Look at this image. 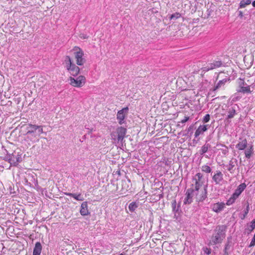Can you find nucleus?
Masks as SVG:
<instances>
[{
  "label": "nucleus",
  "mask_w": 255,
  "mask_h": 255,
  "mask_svg": "<svg viewBox=\"0 0 255 255\" xmlns=\"http://www.w3.org/2000/svg\"><path fill=\"white\" fill-rule=\"evenodd\" d=\"M66 67L71 75L76 77L80 72V68L75 64L73 63L69 56H67L65 60Z\"/></svg>",
  "instance_id": "nucleus-3"
},
{
  "label": "nucleus",
  "mask_w": 255,
  "mask_h": 255,
  "mask_svg": "<svg viewBox=\"0 0 255 255\" xmlns=\"http://www.w3.org/2000/svg\"><path fill=\"white\" fill-rule=\"evenodd\" d=\"M120 255H125L124 254L122 253V254H120Z\"/></svg>",
  "instance_id": "nucleus-46"
},
{
  "label": "nucleus",
  "mask_w": 255,
  "mask_h": 255,
  "mask_svg": "<svg viewBox=\"0 0 255 255\" xmlns=\"http://www.w3.org/2000/svg\"><path fill=\"white\" fill-rule=\"evenodd\" d=\"M42 251V245L39 242L36 243L33 249V255H40Z\"/></svg>",
  "instance_id": "nucleus-12"
},
{
  "label": "nucleus",
  "mask_w": 255,
  "mask_h": 255,
  "mask_svg": "<svg viewBox=\"0 0 255 255\" xmlns=\"http://www.w3.org/2000/svg\"><path fill=\"white\" fill-rule=\"evenodd\" d=\"M126 184V181H123V182H122V186H124V184ZM123 188V189H124V187H123V188Z\"/></svg>",
  "instance_id": "nucleus-41"
},
{
  "label": "nucleus",
  "mask_w": 255,
  "mask_h": 255,
  "mask_svg": "<svg viewBox=\"0 0 255 255\" xmlns=\"http://www.w3.org/2000/svg\"><path fill=\"white\" fill-rule=\"evenodd\" d=\"M213 63H214V65L216 66V68L220 67L222 64L221 61H216Z\"/></svg>",
  "instance_id": "nucleus-35"
},
{
  "label": "nucleus",
  "mask_w": 255,
  "mask_h": 255,
  "mask_svg": "<svg viewBox=\"0 0 255 255\" xmlns=\"http://www.w3.org/2000/svg\"><path fill=\"white\" fill-rule=\"evenodd\" d=\"M80 37L83 39H86L88 38V36L86 35H84V34L80 35Z\"/></svg>",
  "instance_id": "nucleus-39"
},
{
  "label": "nucleus",
  "mask_w": 255,
  "mask_h": 255,
  "mask_svg": "<svg viewBox=\"0 0 255 255\" xmlns=\"http://www.w3.org/2000/svg\"><path fill=\"white\" fill-rule=\"evenodd\" d=\"M255 245V240H252L250 245H249V247H253Z\"/></svg>",
  "instance_id": "nucleus-38"
},
{
  "label": "nucleus",
  "mask_w": 255,
  "mask_h": 255,
  "mask_svg": "<svg viewBox=\"0 0 255 255\" xmlns=\"http://www.w3.org/2000/svg\"><path fill=\"white\" fill-rule=\"evenodd\" d=\"M189 120V117H185L184 119L181 121L182 123H184L186 122H187Z\"/></svg>",
  "instance_id": "nucleus-37"
},
{
  "label": "nucleus",
  "mask_w": 255,
  "mask_h": 255,
  "mask_svg": "<svg viewBox=\"0 0 255 255\" xmlns=\"http://www.w3.org/2000/svg\"><path fill=\"white\" fill-rule=\"evenodd\" d=\"M210 119V116L209 114H207L205 115V116L204 117L203 120V122L204 123H207L209 121Z\"/></svg>",
  "instance_id": "nucleus-32"
},
{
  "label": "nucleus",
  "mask_w": 255,
  "mask_h": 255,
  "mask_svg": "<svg viewBox=\"0 0 255 255\" xmlns=\"http://www.w3.org/2000/svg\"><path fill=\"white\" fill-rule=\"evenodd\" d=\"M203 176L202 175L198 173L196 174L193 180L195 181L194 186H196V184H199V186H203V181H202Z\"/></svg>",
  "instance_id": "nucleus-11"
},
{
  "label": "nucleus",
  "mask_w": 255,
  "mask_h": 255,
  "mask_svg": "<svg viewBox=\"0 0 255 255\" xmlns=\"http://www.w3.org/2000/svg\"><path fill=\"white\" fill-rule=\"evenodd\" d=\"M225 227L218 226L215 230V239H221L225 237Z\"/></svg>",
  "instance_id": "nucleus-7"
},
{
  "label": "nucleus",
  "mask_w": 255,
  "mask_h": 255,
  "mask_svg": "<svg viewBox=\"0 0 255 255\" xmlns=\"http://www.w3.org/2000/svg\"><path fill=\"white\" fill-rule=\"evenodd\" d=\"M224 204L222 203H217L213 206V210L216 212H219L224 208Z\"/></svg>",
  "instance_id": "nucleus-15"
},
{
  "label": "nucleus",
  "mask_w": 255,
  "mask_h": 255,
  "mask_svg": "<svg viewBox=\"0 0 255 255\" xmlns=\"http://www.w3.org/2000/svg\"><path fill=\"white\" fill-rule=\"evenodd\" d=\"M249 206L248 205L247 207V209L245 212V215L244 216H245L246 215H247L248 213V212H249Z\"/></svg>",
  "instance_id": "nucleus-40"
},
{
  "label": "nucleus",
  "mask_w": 255,
  "mask_h": 255,
  "mask_svg": "<svg viewBox=\"0 0 255 255\" xmlns=\"http://www.w3.org/2000/svg\"><path fill=\"white\" fill-rule=\"evenodd\" d=\"M207 125L200 126L195 132V137H197L200 134L207 130Z\"/></svg>",
  "instance_id": "nucleus-14"
},
{
  "label": "nucleus",
  "mask_w": 255,
  "mask_h": 255,
  "mask_svg": "<svg viewBox=\"0 0 255 255\" xmlns=\"http://www.w3.org/2000/svg\"><path fill=\"white\" fill-rule=\"evenodd\" d=\"M181 17V14L179 12H175L169 16V19L170 20H175Z\"/></svg>",
  "instance_id": "nucleus-19"
},
{
  "label": "nucleus",
  "mask_w": 255,
  "mask_h": 255,
  "mask_svg": "<svg viewBox=\"0 0 255 255\" xmlns=\"http://www.w3.org/2000/svg\"><path fill=\"white\" fill-rule=\"evenodd\" d=\"M251 230H253L255 228V219L253 220L250 225Z\"/></svg>",
  "instance_id": "nucleus-34"
},
{
  "label": "nucleus",
  "mask_w": 255,
  "mask_h": 255,
  "mask_svg": "<svg viewBox=\"0 0 255 255\" xmlns=\"http://www.w3.org/2000/svg\"><path fill=\"white\" fill-rule=\"evenodd\" d=\"M223 179V174L220 171H217L213 177V180L217 184H219Z\"/></svg>",
  "instance_id": "nucleus-13"
},
{
  "label": "nucleus",
  "mask_w": 255,
  "mask_h": 255,
  "mask_svg": "<svg viewBox=\"0 0 255 255\" xmlns=\"http://www.w3.org/2000/svg\"><path fill=\"white\" fill-rule=\"evenodd\" d=\"M215 68H216V67L214 65V63H212L210 64L207 67H204V71H208L210 70H212Z\"/></svg>",
  "instance_id": "nucleus-24"
},
{
  "label": "nucleus",
  "mask_w": 255,
  "mask_h": 255,
  "mask_svg": "<svg viewBox=\"0 0 255 255\" xmlns=\"http://www.w3.org/2000/svg\"><path fill=\"white\" fill-rule=\"evenodd\" d=\"M208 144H205L204 145H203L202 147V148H201V154H203L205 153H206L207 151H208Z\"/></svg>",
  "instance_id": "nucleus-27"
},
{
  "label": "nucleus",
  "mask_w": 255,
  "mask_h": 255,
  "mask_svg": "<svg viewBox=\"0 0 255 255\" xmlns=\"http://www.w3.org/2000/svg\"><path fill=\"white\" fill-rule=\"evenodd\" d=\"M26 138L32 143L38 140V137L43 133V129L40 126L29 124L27 127Z\"/></svg>",
  "instance_id": "nucleus-1"
},
{
  "label": "nucleus",
  "mask_w": 255,
  "mask_h": 255,
  "mask_svg": "<svg viewBox=\"0 0 255 255\" xmlns=\"http://www.w3.org/2000/svg\"><path fill=\"white\" fill-rule=\"evenodd\" d=\"M69 84L75 87H82L86 82V78L84 76H79L76 78L70 76L69 78Z\"/></svg>",
  "instance_id": "nucleus-6"
},
{
  "label": "nucleus",
  "mask_w": 255,
  "mask_h": 255,
  "mask_svg": "<svg viewBox=\"0 0 255 255\" xmlns=\"http://www.w3.org/2000/svg\"><path fill=\"white\" fill-rule=\"evenodd\" d=\"M241 194V192L237 189L232 195L234 198H237Z\"/></svg>",
  "instance_id": "nucleus-31"
},
{
  "label": "nucleus",
  "mask_w": 255,
  "mask_h": 255,
  "mask_svg": "<svg viewBox=\"0 0 255 255\" xmlns=\"http://www.w3.org/2000/svg\"><path fill=\"white\" fill-rule=\"evenodd\" d=\"M237 198H234L233 197V196L232 195L231 197L227 201L226 204L227 205H232L233 203L235 202V201L236 200Z\"/></svg>",
  "instance_id": "nucleus-29"
},
{
  "label": "nucleus",
  "mask_w": 255,
  "mask_h": 255,
  "mask_svg": "<svg viewBox=\"0 0 255 255\" xmlns=\"http://www.w3.org/2000/svg\"><path fill=\"white\" fill-rule=\"evenodd\" d=\"M230 246L229 245V243H228L225 246V248L224 249V252L228 253V251L230 249Z\"/></svg>",
  "instance_id": "nucleus-36"
},
{
  "label": "nucleus",
  "mask_w": 255,
  "mask_h": 255,
  "mask_svg": "<svg viewBox=\"0 0 255 255\" xmlns=\"http://www.w3.org/2000/svg\"><path fill=\"white\" fill-rule=\"evenodd\" d=\"M226 82V80H223L219 81V82L218 83V84L216 86L214 90H216V89L221 87L222 85H224Z\"/></svg>",
  "instance_id": "nucleus-26"
},
{
  "label": "nucleus",
  "mask_w": 255,
  "mask_h": 255,
  "mask_svg": "<svg viewBox=\"0 0 255 255\" xmlns=\"http://www.w3.org/2000/svg\"><path fill=\"white\" fill-rule=\"evenodd\" d=\"M66 195H67L69 196L72 197L78 201H83L84 200L83 197L81 196V195L80 194H74V193H66Z\"/></svg>",
  "instance_id": "nucleus-17"
},
{
  "label": "nucleus",
  "mask_w": 255,
  "mask_h": 255,
  "mask_svg": "<svg viewBox=\"0 0 255 255\" xmlns=\"http://www.w3.org/2000/svg\"><path fill=\"white\" fill-rule=\"evenodd\" d=\"M202 170L203 172H205L206 173H210L211 171V169L209 166L205 165L202 166Z\"/></svg>",
  "instance_id": "nucleus-25"
},
{
  "label": "nucleus",
  "mask_w": 255,
  "mask_h": 255,
  "mask_svg": "<svg viewBox=\"0 0 255 255\" xmlns=\"http://www.w3.org/2000/svg\"><path fill=\"white\" fill-rule=\"evenodd\" d=\"M172 208L174 212H177L178 210V207L176 208V202L175 200H173L172 202Z\"/></svg>",
  "instance_id": "nucleus-30"
},
{
  "label": "nucleus",
  "mask_w": 255,
  "mask_h": 255,
  "mask_svg": "<svg viewBox=\"0 0 255 255\" xmlns=\"http://www.w3.org/2000/svg\"><path fill=\"white\" fill-rule=\"evenodd\" d=\"M127 133V129L122 127H118L115 131L111 133V136L113 140H118L122 142Z\"/></svg>",
  "instance_id": "nucleus-4"
},
{
  "label": "nucleus",
  "mask_w": 255,
  "mask_h": 255,
  "mask_svg": "<svg viewBox=\"0 0 255 255\" xmlns=\"http://www.w3.org/2000/svg\"><path fill=\"white\" fill-rule=\"evenodd\" d=\"M228 113L229 115H228V118L232 119L234 117L235 115L236 114V110L233 107H232V108L229 109Z\"/></svg>",
  "instance_id": "nucleus-21"
},
{
  "label": "nucleus",
  "mask_w": 255,
  "mask_h": 255,
  "mask_svg": "<svg viewBox=\"0 0 255 255\" xmlns=\"http://www.w3.org/2000/svg\"><path fill=\"white\" fill-rule=\"evenodd\" d=\"M128 107L124 108L121 110L119 111L117 114V119L119 120V123L122 125L124 123V119L126 116V113L128 111Z\"/></svg>",
  "instance_id": "nucleus-8"
},
{
  "label": "nucleus",
  "mask_w": 255,
  "mask_h": 255,
  "mask_svg": "<svg viewBox=\"0 0 255 255\" xmlns=\"http://www.w3.org/2000/svg\"><path fill=\"white\" fill-rule=\"evenodd\" d=\"M80 212L82 216H86L89 214L87 202H84L82 203Z\"/></svg>",
  "instance_id": "nucleus-10"
},
{
  "label": "nucleus",
  "mask_w": 255,
  "mask_h": 255,
  "mask_svg": "<svg viewBox=\"0 0 255 255\" xmlns=\"http://www.w3.org/2000/svg\"><path fill=\"white\" fill-rule=\"evenodd\" d=\"M203 250L204 253L206 254L207 255H210L211 253V250L207 247L203 248Z\"/></svg>",
  "instance_id": "nucleus-33"
},
{
  "label": "nucleus",
  "mask_w": 255,
  "mask_h": 255,
  "mask_svg": "<svg viewBox=\"0 0 255 255\" xmlns=\"http://www.w3.org/2000/svg\"><path fill=\"white\" fill-rule=\"evenodd\" d=\"M214 242V244H217L218 242Z\"/></svg>",
  "instance_id": "nucleus-45"
},
{
  "label": "nucleus",
  "mask_w": 255,
  "mask_h": 255,
  "mask_svg": "<svg viewBox=\"0 0 255 255\" xmlns=\"http://www.w3.org/2000/svg\"><path fill=\"white\" fill-rule=\"evenodd\" d=\"M207 185L203 186H199V184H196L192 190V194L195 196L197 202L203 201L207 197Z\"/></svg>",
  "instance_id": "nucleus-2"
},
{
  "label": "nucleus",
  "mask_w": 255,
  "mask_h": 255,
  "mask_svg": "<svg viewBox=\"0 0 255 255\" xmlns=\"http://www.w3.org/2000/svg\"><path fill=\"white\" fill-rule=\"evenodd\" d=\"M252 151H253V147H252V146H251L249 148H248L245 151L246 157L248 158H250L252 155Z\"/></svg>",
  "instance_id": "nucleus-22"
},
{
  "label": "nucleus",
  "mask_w": 255,
  "mask_h": 255,
  "mask_svg": "<svg viewBox=\"0 0 255 255\" xmlns=\"http://www.w3.org/2000/svg\"><path fill=\"white\" fill-rule=\"evenodd\" d=\"M74 52L75 58L76 59V64L78 65L82 66L86 62L85 59L83 57L84 52L78 47H74L73 49Z\"/></svg>",
  "instance_id": "nucleus-5"
},
{
  "label": "nucleus",
  "mask_w": 255,
  "mask_h": 255,
  "mask_svg": "<svg viewBox=\"0 0 255 255\" xmlns=\"http://www.w3.org/2000/svg\"><path fill=\"white\" fill-rule=\"evenodd\" d=\"M253 239H255V234L254 237Z\"/></svg>",
  "instance_id": "nucleus-44"
},
{
  "label": "nucleus",
  "mask_w": 255,
  "mask_h": 255,
  "mask_svg": "<svg viewBox=\"0 0 255 255\" xmlns=\"http://www.w3.org/2000/svg\"><path fill=\"white\" fill-rule=\"evenodd\" d=\"M247 141L246 139H243L240 141L236 145L237 148L239 150H244L247 147Z\"/></svg>",
  "instance_id": "nucleus-16"
},
{
  "label": "nucleus",
  "mask_w": 255,
  "mask_h": 255,
  "mask_svg": "<svg viewBox=\"0 0 255 255\" xmlns=\"http://www.w3.org/2000/svg\"><path fill=\"white\" fill-rule=\"evenodd\" d=\"M186 197L184 199V204H189L192 202V198L194 196L192 194V189H188L186 193Z\"/></svg>",
  "instance_id": "nucleus-9"
},
{
  "label": "nucleus",
  "mask_w": 255,
  "mask_h": 255,
  "mask_svg": "<svg viewBox=\"0 0 255 255\" xmlns=\"http://www.w3.org/2000/svg\"><path fill=\"white\" fill-rule=\"evenodd\" d=\"M252 5L254 7H255V0L253 2Z\"/></svg>",
  "instance_id": "nucleus-42"
},
{
  "label": "nucleus",
  "mask_w": 255,
  "mask_h": 255,
  "mask_svg": "<svg viewBox=\"0 0 255 255\" xmlns=\"http://www.w3.org/2000/svg\"><path fill=\"white\" fill-rule=\"evenodd\" d=\"M246 187V185L245 183L240 184L237 188V189L240 192H242Z\"/></svg>",
  "instance_id": "nucleus-28"
},
{
  "label": "nucleus",
  "mask_w": 255,
  "mask_h": 255,
  "mask_svg": "<svg viewBox=\"0 0 255 255\" xmlns=\"http://www.w3.org/2000/svg\"><path fill=\"white\" fill-rule=\"evenodd\" d=\"M224 255H229L228 253H224Z\"/></svg>",
  "instance_id": "nucleus-43"
},
{
  "label": "nucleus",
  "mask_w": 255,
  "mask_h": 255,
  "mask_svg": "<svg viewBox=\"0 0 255 255\" xmlns=\"http://www.w3.org/2000/svg\"><path fill=\"white\" fill-rule=\"evenodd\" d=\"M251 2V0H242L240 3V7L244 8L247 5L250 4Z\"/></svg>",
  "instance_id": "nucleus-20"
},
{
  "label": "nucleus",
  "mask_w": 255,
  "mask_h": 255,
  "mask_svg": "<svg viewBox=\"0 0 255 255\" xmlns=\"http://www.w3.org/2000/svg\"><path fill=\"white\" fill-rule=\"evenodd\" d=\"M137 207V204L135 202H132L129 204L128 208L130 211H134Z\"/></svg>",
  "instance_id": "nucleus-23"
},
{
  "label": "nucleus",
  "mask_w": 255,
  "mask_h": 255,
  "mask_svg": "<svg viewBox=\"0 0 255 255\" xmlns=\"http://www.w3.org/2000/svg\"><path fill=\"white\" fill-rule=\"evenodd\" d=\"M237 92L239 93H250L251 92L250 90V86L244 87L241 86L240 88L237 90Z\"/></svg>",
  "instance_id": "nucleus-18"
}]
</instances>
